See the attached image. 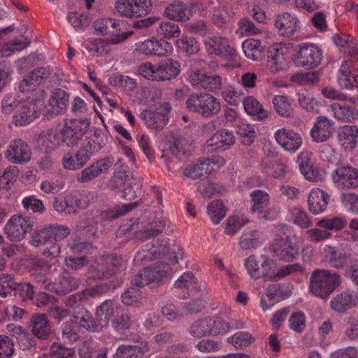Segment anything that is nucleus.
<instances>
[{"instance_id":"56","label":"nucleus","mask_w":358,"mask_h":358,"mask_svg":"<svg viewBox=\"0 0 358 358\" xmlns=\"http://www.w3.org/2000/svg\"><path fill=\"white\" fill-rule=\"evenodd\" d=\"M290 215L293 223L302 229H306L313 225V222L307 213L301 208H293L290 210Z\"/></svg>"},{"instance_id":"3","label":"nucleus","mask_w":358,"mask_h":358,"mask_svg":"<svg viewBox=\"0 0 358 358\" xmlns=\"http://www.w3.org/2000/svg\"><path fill=\"white\" fill-rule=\"evenodd\" d=\"M203 43L208 54L228 60L226 66L236 68L241 65L236 50L227 38L219 34L208 35L203 38Z\"/></svg>"},{"instance_id":"60","label":"nucleus","mask_w":358,"mask_h":358,"mask_svg":"<svg viewBox=\"0 0 358 358\" xmlns=\"http://www.w3.org/2000/svg\"><path fill=\"white\" fill-rule=\"evenodd\" d=\"M208 214L214 224H218L226 215L223 203L220 200L212 201L208 206Z\"/></svg>"},{"instance_id":"1","label":"nucleus","mask_w":358,"mask_h":358,"mask_svg":"<svg viewBox=\"0 0 358 358\" xmlns=\"http://www.w3.org/2000/svg\"><path fill=\"white\" fill-rule=\"evenodd\" d=\"M296 235L293 228L286 224H280L275 227V238L271 245L273 256L279 260L292 262L298 259L300 248L297 243L293 242Z\"/></svg>"},{"instance_id":"50","label":"nucleus","mask_w":358,"mask_h":358,"mask_svg":"<svg viewBox=\"0 0 358 358\" xmlns=\"http://www.w3.org/2000/svg\"><path fill=\"white\" fill-rule=\"evenodd\" d=\"M134 322V316L131 313L123 312L112 319L111 325L115 331L122 334L131 328Z\"/></svg>"},{"instance_id":"14","label":"nucleus","mask_w":358,"mask_h":358,"mask_svg":"<svg viewBox=\"0 0 358 358\" xmlns=\"http://www.w3.org/2000/svg\"><path fill=\"white\" fill-rule=\"evenodd\" d=\"M34 225V220L32 217L13 215L6 223L4 231L9 240L19 241L33 229Z\"/></svg>"},{"instance_id":"49","label":"nucleus","mask_w":358,"mask_h":358,"mask_svg":"<svg viewBox=\"0 0 358 358\" xmlns=\"http://www.w3.org/2000/svg\"><path fill=\"white\" fill-rule=\"evenodd\" d=\"M273 104L275 112L283 117H292L294 109L292 100L286 96L278 95L273 99Z\"/></svg>"},{"instance_id":"55","label":"nucleus","mask_w":358,"mask_h":358,"mask_svg":"<svg viewBox=\"0 0 358 358\" xmlns=\"http://www.w3.org/2000/svg\"><path fill=\"white\" fill-rule=\"evenodd\" d=\"M29 41L25 37L14 40L4 44L0 52L1 57H8L17 52H20L27 47Z\"/></svg>"},{"instance_id":"5","label":"nucleus","mask_w":358,"mask_h":358,"mask_svg":"<svg viewBox=\"0 0 358 358\" xmlns=\"http://www.w3.org/2000/svg\"><path fill=\"white\" fill-rule=\"evenodd\" d=\"M138 71L141 76L150 80H169L180 74V64L171 59H166L157 66L146 62L139 66Z\"/></svg>"},{"instance_id":"33","label":"nucleus","mask_w":358,"mask_h":358,"mask_svg":"<svg viewBox=\"0 0 358 358\" xmlns=\"http://www.w3.org/2000/svg\"><path fill=\"white\" fill-rule=\"evenodd\" d=\"M69 214H75L79 209H85L90 203L89 195L86 193L72 192L64 196Z\"/></svg>"},{"instance_id":"31","label":"nucleus","mask_w":358,"mask_h":358,"mask_svg":"<svg viewBox=\"0 0 358 358\" xmlns=\"http://www.w3.org/2000/svg\"><path fill=\"white\" fill-rule=\"evenodd\" d=\"M115 313V303L112 300H106L96 310L95 317L101 331L106 329Z\"/></svg>"},{"instance_id":"48","label":"nucleus","mask_w":358,"mask_h":358,"mask_svg":"<svg viewBox=\"0 0 358 358\" xmlns=\"http://www.w3.org/2000/svg\"><path fill=\"white\" fill-rule=\"evenodd\" d=\"M107 143V136L101 129L94 127L92 136L84 145L92 154L95 155L103 148Z\"/></svg>"},{"instance_id":"32","label":"nucleus","mask_w":358,"mask_h":358,"mask_svg":"<svg viewBox=\"0 0 358 358\" xmlns=\"http://www.w3.org/2000/svg\"><path fill=\"white\" fill-rule=\"evenodd\" d=\"M31 92L33 91H13L10 92L2 101V111L7 114L10 113L22 101L29 99Z\"/></svg>"},{"instance_id":"26","label":"nucleus","mask_w":358,"mask_h":358,"mask_svg":"<svg viewBox=\"0 0 358 358\" xmlns=\"http://www.w3.org/2000/svg\"><path fill=\"white\" fill-rule=\"evenodd\" d=\"M329 195L324 191L316 188L313 189L308 197V210L313 215L323 213L328 206Z\"/></svg>"},{"instance_id":"13","label":"nucleus","mask_w":358,"mask_h":358,"mask_svg":"<svg viewBox=\"0 0 358 358\" xmlns=\"http://www.w3.org/2000/svg\"><path fill=\"white\" fill-rule=\"evenodd\" d=\"M334 186L340 190H354L358 188V169L341 164L331 172Z\"/></svg>"},{"instance_id":"12","label":"nucleus","mask_w":358,"mask_h":358,"mask_svg":"<svg viewBox=\"0 0 358 358\" xmlns=\"http://www.w3.org/2000/svg\"><path fill=\"white\" fill-rule=\"evenodd\" d=\"M134 52L140 55L166 57L172 55L173 47L170 42L164 39L150 37L135 43Z\"/></svg>"},{"instance_id":"19","label":"nucleus","mask_w":358,"mask_h":358,"mask_svg":"<svg viewBox=\"0 0 358 358\" xmlns=\"http://www.w3.org/2000/svg\"><path fill=\"white\" fill-rule=\"evenodd\" d=\"M235 143V137L231 131L222 129L208 139L203 145L206 152H222L228 150Z\"/></svg>"},{"instance_id":"37","label":"nucleus","mask_w":358,"mask_h":358,"mask_svg":"<svg viewBox=\"0 0 358 358\" xmlns=\"http://www.w3.org/2000/svg\"><path fill=\"white\" fill-rule=\"evenodd\" d=\"M334 117L344 122H352L358 119V110L354 107L335 103L331 105Z\"/></svg>"},{"instance_id":"9","label":"nucleus","mask_w":358,"mask_h":358,"mask_svg":"<svg viewBox=\"0 0 358 358\" xmlns=\"http://www.w3.org/2000/svg\"><path fill=\"white\" fill-rule=\"evenodd\" d=\"M91 120L89 118L66 120L60 129L64 143L69 148L77 146L89 130Z\"/></svg>"},{"instance_id":"44","label":"nucleus","mask_w":358,"mask_h":358,"mask_svg":"<svg viewBox=\"0 0 358 358\" xmlns=\"http://www.w3.org/2000/svg\"><path fill=\"white\" fill-rule=\"evenodd\" d=\"M139 205L138 201L129 203L127 204L116 205L101 213V217L104 220H115L127 213L131 211Z\"/></svg>"},{"instance_id":"25","label":"nucleus","mask_w":358,"mask_h":358,"mask_svg":"<svg viewBox=\"0 0 358 358\" xmlns=\"http://www.w3.org/2000/svg\"><path fill=\"white\" fill-rule=\"evenodd\" d=\"M29 326L33 335L36 338L46 340L50 337L52 325L46 314H33L30 318Z\"/></svg>"},{"instance_id":"53","label":"nucleus","mask_w":358,"mask_h":358,"mask_svg":"<svg viewBox=\"0 0 358 358\" xmlns=\"http://www.w3.org/2000/svg\"><path fill=\"white\" fill-rule=\"evenodd\" d=\"M327 258L329 264L334 268H341L344 267L348 260L345 252L336 248H329L327 252Z\"/></svg>"},{"instance_id":"35","label":"nucleus","mask_w":358,"mask_h":358,"mask_svg":"<svg viewBox=\"0 0 358 358\" xmlns=\"http://www.w3.org/2000/svg\"><path fill=\"white\" fill-rule=\"evenodd\" d=\"M146 271L150 284H159L164 280V278H168L171 275L172 270L169 264L166 263L160 262L153 267L144 268Z\"/></svg>"},{"instance_id":"36","label":"nucleus","mask_w":358,"mask_h":358,"mask_svg":"<svg viewBox=\"0 0 358 358\" xmlns=\"http://www.w3.org/2000/svg\"><path fill=\"white\" fill-rule=\"evenodd\" d=\"M213 170L210 158L199 159L198 161L185 168L184 174L188 178L197 179L204 174H210Z\"/></svg>"},{"instance_id":"20","label":"nucleus","mask_w":358,"mask_h":358,"mask_svg":"<svg viewBox=\"0 0 358 358\" xmlns=\"http://www.w3.org/2000/svg\"><path fill=\"white\" fill-rule=\"evenodd\" d=\"M277 143L286 151L294 153L302 145L303 139L300 134L292 129L281 128L274 134Z\"/></svg>"},{"instance_id":"52","label":"nucleus","mask_w":358,"mask_h":358,"mask_svg":"<svg viewBox=\"0 0 358 358\" xmlns=\"http://www.w3.org/2000/svg\"><path fill=\"white\" fill-rule=\"evenodd\" d=\"M13 292V295L23 302L31 301L34 299L35 292L33 285L27 282H15Z\"/></svg>"},{"instance_id":"34","label":"nucleus","mask_w":358,"mask_h":358,"mask_svg":"<svg viewBox=\"0 0 358 358\" xmlns=\"http://www.w3.org/2000/svg\"><path fill=\"white\" fill-rule=\"evenodd\" d=\"M110 38H95L84 42V48L94 57H104L110 52Z\"/></svg>"},{"instance_id":"22","label":"nucleus","mask_w":358,"mask_h":358,"mask_svg":"<svg viewBox=\"0 0 358 358\" xmlns=\"http://www.w3.org/2000/svg\"><path fill=\"white\" fill-rule=\"evenodd\" d=\"M192 9V5L176 0L165 8L164 16L173 21L187 22L193 15Z\"/></svg>"},{"instance_id":"62","label":"nucleus","mask_w":358,"mask_h":358,"mask_svg":"<svg viewBox=\"0 0 358 358\" xmlns=\"http://www.w3.org/2000/svg\"><path fill=\"white\" fill-rule=\"evenodd\" d=\"M254 341L255 338L250 334L244 331L237 332L228 338V342L237 349L246 348Z\"/></svg>"},{"instance_id":"23","label":"nucleus","mask_w":358,"mask_h":358,"mask_svg":"<svg viewBox=\"0 0 358 358\" xmlns=\"http://www.w3.org/2000/svg\"><path fill=\"white\" fill-rule=\"evenodd\" d=\"M358 306V294L349 289L336 294L330 301V306L336 313H344Z\"/></svg>"},{"instance_id":"63","label":"nucleus","mask_w":358,"mask_h":358,"mask_svg":"<svg viewBox=\"0 0 358 358\" xmlns=\"http://www.w3.org/2000/svg\"><path fill=\"white\" fill-rule=\"evenodd\" d=\"M22 204L25 210H31L33 213L42 214L45 210L43 201L34 195L24 197L22 201Z\"/></svg>"},{"instance_id":"16","label":"nucleus","mask_w":358,"mask_h":358,"mask_svg":"<svg viewBox=\"0 0 358 358\" xmlns=\"http://www.w3.org/2000/svg\"><path fill=\"white\" fill-rule=\"evenodd\" d=\"M171 109L169 102H164L160 105L159 108L156 111L150 109L143 110L141 114V118L144 121L146 126L156 131L162 130L168 123V114Z\"/></svg>"},{"instance_id":"10","label":"nucleus","mask_w":358,"mask_h":358,"mask_svg":"<svg viewBox=\"0 0 358 358\" xmlns=\"http://www.w3.org/2000/svg\"><path fill=\"white\" fill-rule=\"evenodd\" d=\"M151 0H115L114 13L126 18H140L146 16L152 10Z\"/></svg>"},{"instance_id":"7","label":"nucleus","mask_w":358,"mask_h":358,"mask_svg":"<svg viewBox=\"0 0 358 358\" xmlns=\"http://www.w3.org/2000/svg\"><path fill=\"white\" fill-rule=\"evenodd\" d=\"M322 52L315 44L306 42L297 45L292 57L294 65L298 68L310 70L317 68L321 63Z\"/></svg>"},{"instance_id":"24","label":"nucleus","mask_w":358,"mask_h":358,"mask_svg":"<svg viewBox=\"0 0 358 358\" xmlns=\"http://www.w3.org/2000/svg\"><path fill=\"white\" fill-rule=\"evenodd\" d=\"M334 131V122L327 117L320 115L310 131V136L313 141L322 143L331 138Z\"/></svg>"},{"instance_id":"21","label":"nucleus","mask_w":358,"mask_h":358,"mask_svg":"<svg viewBox=\"0 0 358 358\" xmlns=\"http://www.w3.org/2000/svg\"><path fill=\"white\" fill-rule=\"evenodd\" d=\"M113 162V159L109 157L97 160L77 174L78 182L85 183L93 180L102 173L107 171Z\"/></svg>"},{"instance_id":"30","label":"nucleus","mask_w":358,"mask_h":358,"mask_svg":"<svg viewBox=\"0 0 358 358\" xmlns=\"http://www.w3.org/2000/svg\"><path fill=\"white\" fill-rule=\"evenodd\" d=\"M37 101L40 100L31 99L29 103L23 105L20 113L15 115L14 121L16 125H26L39 116V110L36 106Z\"/></svg>"},{"instance_id":"54","label":"nucleus","mask_w":358,"mask_h":358,"mask_svg":"<svg viewBox=\"0 0 358 358\" xmlns=\"http://www.w3.org/2000/svg\"><path fill=\"white\" fill-rule=\"evenodd\" d=\"M110 85L115 88H122L125 90H133L137 87V82L125 75H113L108 79Z\"/></svg>"},{"instance_id":"41","label":"nucleus","mask_w":358,"mask_h":358,"mask_svg":"<svg viewBox=\"0 0 358 358\" xmlns=\"http://www.w3.org/2000/svg\"><path fill=\"white\" fill-rule=\"evenodd\" d=\"M339 141L346 148H354L357 143L358 127L345 125L340 128L338 134Z\"/></svg>"},{"instance_id":"43","label":"nucleus","mask_w":358,"mask_h":358,"mask_svg":"<svg viewBox=\"0 0 358 358\" xmlns=\"http://www.w3.org/2000/svg\"><path fill=\"white\" fill-rule=\"evenodd\" d=\"M174 287L179 289H192L195 292H203L206 289L204 284H199L193 273L188 271L184 273L175 282Z\"/></svg>"},{"instance_id":"51","label":"nucleus","mask_w":358,"mask_h":358,"mask_svg":"<svg viewBox=\"0 0 358 358\" xmlns=\"http://www.w3.org/2000/svg\"><path fill=\"white\" fill-rule=\"evenodd\" d=\"M157 35L166 39L178 38L181 34L180 27L170 21H162L156 28Z\"/></svg>"},{"instance_id":"40","label":"nucleus","mask_w":358,"mask_h":358,"mask_svg":"<svg viewBox=\"0 0 358 358\" xmlns=\"http://www.w3.org/2000/svg\"><path fill=\"white\" fill-rule=\"evenodd\" d=\"M80 281L69 273L63 274L59 278V283L54 284L53 291L59 295H65L79 287Z\"/></svg>"},{"instance_id":"11","label":"nucleus","mask_w":358,"mask_h":358,"mask_svg":"<svg viewBox=\"0 0 358 358\" xmlns=\"http://www.w3.org/2000/svg\"><path fill=\"white\" fill-rule=\"evenodd\" d=\"M274 262L266 255L257 257L252 255L245 261V266L250 275L254 279L264 278L266 280L275 281Z\"/></svg>"},{"instance_id":"17","label":"nucleus","mask_w":358,"mask_h":358,"mask_svg":"<svg viewBox=\"0 0 358 358\" xmlns=\"http://www.w3.org/2000/svg\"><path fill=\"white\" fill-rule=\"evenodd\" d=\"M4 156L12 164H24L31 160V150L25 141L16 138L10 142Z\"/></svg>"},{"instance_id":"8","label":"nucleus","mask_w":358,"mask_h":358,"mask_svg":"<svg viewBox=\"0 0 358 358\" xmlns=\"http://www.w3.org/2000/svg\"><path fill=\"white\" fill-rule=\"evenodd\" d=\"M230 329V325L220 317H205L194 322L189 329L193 337L200 338L206 336L224 334Z\"/></svg>"},{"instance_id":"29","label":"nucleus","mask_w":358,"mask_h":358,"mask_svg":"<svg viewBox=\"0 0 358 358\" xmlns=\"http://www.w3.org/2000/svg\"><path fill=\"white\" fill-rule=\"evenodd\" d=\"M150 350L146 341H142L140 345H121L117 348L113 358H143L144 353Z\"/></svg>"},{"instance_id":"6","label":"nucleus","mask_w":358,"mask_h":358,"mask_svg":"<svg viewBox=\"0 0 358 358\" xmlns=\"http://www.w3.org/2000/svg\"><path fill=\"white\" fill-rule=\"evenodd\" d=\"M189 111L197 113L203 117H211L221 110L220 102L210 94L203 92L192 94L186 100Z\"/></svg>"},{"instance_id":"27","label":"nucleus","mask_w":358,"mask_h":358,"mask_svg":"<svg viewBox=\"0 0 358 358\" xmlns=\"http://www.w3.org/2000/svg\"><path fill=\"white\" fill-rule=\"evenodd\" d=\"M60 130L58 131L53 128H49L42 131L38 137V144L45 152H50L58 148L64 143Z\"/></svg>"},{"instance_id":"64","label":"nucleus","mask_w":358,"mask_h":358,"mask_svg":"<svg viewBox=\"0 0 358 358\" xmlns=\"http://www.w3.org/2000/svg\"><path fill=\"white\" fill-rule=\"evenodd\" d=\"M69 22L78 31L83 30L90 24L87 15L80 12H71L67 15Z\"/></svg>"},{"instance_id":"45","label":"nucleus","mask_w":358,"mask_h":358,"mask_svg":"<svg viewBox=\"0 0 358 358\" xmlns=\"http://www.w3.org/2000/svg\"><path fill=\"white\" fill-rule=\"evenodd\" d=\"M174 44L178 52L188 55L196 54L200 50L199 43L192 36H182L177 39Z\"/></svg>"},{"instance_id":"4","label":"nucleus","mask_w":358,"mask_h":358,"mask_svg":"<svg viewBox=\"0 0 358 358\" xmlns=\"http://www.w3.org/2000/svg\"><path fill=\"white\" fill-rule=\"evenodd\" d=\"M124 21L113 17H101L92 23L94 33L98 36H108L111 44H119L133 35L132 31L124 30Z\"/></svg>"},{"instance_id":"58","label":"nucleus","mask_w":358,"mask_h":358,"mask_svg":"<svg viewBox=\"0 0 358 358\" xmlns=\"http://www.w3.org/2000/svg\"><path fill=\"white\" fill-rule=\"evenodd\" d=\"M250 196L253 202L251 212L253 213H257L259 210H263L268 204L269 196L264 191L260 189L255 190L251 193Z\"/></svg>"},{"instance_id":"15","label":"nucleus","mask_w":358,"mask_h":358,"mask_svg":"<svg viewBox=\"0 0 358 358\" xmlns=\"http://www.w3.org/2000/svg\"><path fill=\"white\" fill-rule=\"evenodd\" d=\"M274 26L280 36L291 38L301 30L302 23L296 13L283 11L275 16Z\"/></svg>"},{"instance_id":"39","label":"nucleus","mask_w":358,"mask_h":358,"mask_svg":"<svg viewBox=\"0 0 358 358\" xmlns=\"http://www.w3.org/2000/svg\"><path fill=\"white\" fill-rule=\"evenodd\" d=\"M152 246V250H151L150 245L148 244L145 246V248L138 251L135 256L134 262L152 261L157 258H159L161 256L169 254L170 252L169 247L166 245H161L159 249L155 248L154 245Z\"/></svg>"},{"instance_id":"57","label":"nucleus","mask_w":358,"mask_h":358,"mask_svg":"<svg viewBox=\"0 0 358 358\" xmlns=\"http://www.w3.org/2000/svg\"><path fill=\"white\" fill-rule=\"evenodd\" d=\"M51 233L50 226H45L36 230L31 236V244L34 247H38L49 242L52 243Z\"/></svg>"},{"instance_id":"42","label":"nucleus","mask_w":358,"mask_h":358,"mask_svg":"<svg viewBox=\"0 0 358 358\" xmlns=\"http://www.w3.org/2000/svg\"><path fill=\"white\" fill-rule=\"evenodd\" d=\"M242 49L245 57L253 61H259L263 57L264 48L262 42L255 38H249L242 43Z\"/></svg>"},{"instance_id":"2","label":"nucleus","mask_w":358,"mask_h":358,"mask_svg":"<svg viewBox=\"0 0 358 358\" xmlns=\"http://www.w3.org/2000/svg\"><path fill=\"white\" fill-rule=\"evenodd\" d=\"M310 292L322 299H327L341 284V275L330 270L317 268L309 279Z\"/></svg>"},{"instance_id":"59","label":"nucleus","mask_w":358,"mask_h":358,"mask_svg":"<svg viewBox=\"0 0 358 358\" xmlns=\"http://www.w3.org/2000/svg\"><path fill=\"white\" fill-rule=\"evenodd\" d=\"M299 104L305 110L317 113L320 110V104L317 99L308 91L298 93Z\"/></svg>"},{"instance_id":"28","label":"nucleus","mask_w":358,"mask_h":358,"mask_svg":"<svg viewBox=\"0 0 358 358\" xmlns=\"http://www.w3.org/2000/svg\"><path fill=\"white\" fill-rule=\"evenodd\" d=\"M339 72L338 83L341 88L345 90L358 88V76L354 71L351 61L343 62Z\"/></svg>"},{"instance_id":"38","label":"nucleus","mask_w":358,"mask_h":358,"mask_svg":"<svg viewBox=\"0 0 358 358\" xmlns=\"http://www.w3.org/2000/svg\"><path fill=\"white\" fill-rule=\"evenodd\" d=\"M243 104L245 111L248 115L253 116L256 120L262 121L268 115L263 106L253 96L244 98Z\"/></svg>"},{"instance_id":"18","label":"nucleus","mask_w":358,"mask_h":358,"mask_svg":"<svg viewBox=\"0 0 358 358\" xmlns=\"http://www.w3.org/2000/svg\"><path fill=\"white\" fill-rule=\"evenodd\" d=\"M69 94L66 91H53L45 107L44 116L48 120L64 114L69 106Z\"/></svg>"},{"instance_id":"61","label":"nucleus","mask_w":358,"mask_h":358,"mask_svg":"<svg viewBox=\"0 0 358 358\" xmlns=\"http://www.w3.org/2000/svg\"><path fill=\"white\" fill-rule=\"evenodd\" d=\"M236 131L245 145H250L253 143L257 136L254 126L244 122L237 125Z\"/></svg>"},{"instance_id":"46","label":"nucleus","mask_w":358,"mask_h":358,"mask_svg":"<svg viewBox=\"0 0 358 358\" xmlns=\"http://www.w3.org/2000/svg\"><path fill=\"white\" fill-rule=\"evenodd\" d=\"M58 338L65 343H75L80 338L79 327L71 322L63 323L59 331Z\"/></svg>"},{"instance_id":"47","label":"nucleus","mask_w":358,"mask_h":358,"mask_svg":"<svg viewBox=\"0 0 358 358\" xmlns=\"http://www.w3.org/2000/svg\"><path fill=\"white\" fill-rule=\"evenodd\" d=\"M262 241V233L255 229L243 233L238 244L242 250H248L258 247Z\"/></svg>"}]
</instances>
